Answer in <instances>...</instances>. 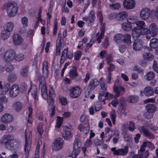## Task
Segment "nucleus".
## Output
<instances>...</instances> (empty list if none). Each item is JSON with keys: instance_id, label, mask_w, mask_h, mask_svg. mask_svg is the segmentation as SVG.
<instances>
[{"instance_id": "f257e3e1", "label": "nucleus", "mask_w": 158, "mask_h": 158, "mask_svg": "<svg viewBox=\"0 0 158 158\" xmlns=\"http://www.w3.org/2000/svg\"><path fill=\"white\" fill-rule=\"evenodd\" d=\"M135 24L137 26L136 27L143 31L144 34L147 35L150 33L153 36H156L157 35L158 29L156 23H152L149 26V29L146 27V26L143 21H137Z\"/></svg>"}, {"instance_id": "f03ea898", "label": "nucleus", "mask_w": 158, "mask_h": 158, "mask_svg": "<svg viewBox=\"0 0 158 158\" xmlns=\"http://www.w3.org/2000/svg\"><path fill=\"white\" fill-rule=\"evenodd\" d=\"M32 139V131H30L28 135V140L27 132L26 130L25 132V144L24 148V151L25 152V158H28L29 156V151L30 150Z\"/></svg>"}, {"instance_id": "7ed1b4c3", "label": "nucleus", "mask_w": 158, "mask_h": 158, "mask_svg": "<svg viewBox=\"0 0 158 158\" xmlns=\"http://www.w3.org/2000/svg\"><path fill=\"white\" fill-rule=\"evenodd\" d=\"M14 142L13 137L10 135H4L0 140V143L4 144L5 148L9 149H11L14 147Z\"/></svg>"}, {"instance_id": "20e7f679", "label": "nucleus", "mask_w": 158, "mask_h": 158, "mask_svg": "<svg viewBox=\"0 0 158 158\" xmlns=\"http://www.w3.org/2000/svg\"><path fill=\"white\" fill-rule=\"evenodd\" d=\"M113 91L115 93L114 96L115 99L113 100L109 104H111L113 107H116L119 103L118 100L117 99V98L120 96L122 92V95L125 93V89L123 86L119 87L118 86H114L113 88Z\"/></svg>"}, {"instance_id": "39448f33", "label": "nucleus", "mask_w": 158, "mask_h": 158, "mask_svg": "<svg viewBox=\"0 0 158 158\" xmlns=\"http://www.w3.org/2000/svg\"><path fill=\"white\" fill-rule=\"evenodd\" d=\"M14 26V23L11 22H8L5 24L4 29L2 30L1 34V37L3 40H6L8 38L10 32L13 30Z\"/></svg>"}, {"instance_id": "423d86ee", "label": "nucleus", "mask_w": 158, "mask_h": 158, "mask_svg": "<svg viewBox=\"0 0 158 158\" xmlns=\"http://www.w3.org/2000/svg\"><path fill=\"white\" fill-rule=\"evenodd\" d=\"M146 108L147 111L143 114L144 117L147 119L152 118L154 115V112L157 109L156 106L153 104H148Z\"/></svg>"}, {"instance_id": "0eeeda50", "label": "nucleus", "mask_w": 158, "mask_h": 158, "mask_svg": "<svg viewBox=\"0 0 158 158\" xmlns=\"http://www.w3.org/2000/svg\"><path fill=\"white\" fill-rule=\"evenodd\" d=\"M68 47L64 49L61 53L60 58V64L62 65L66 59L71 60L73 59V55L72 51H69Z\"/></svg>"}, {"instance_id": "6e6552de", "label": "nucleus", "mask_w": 158, "mask_h": 158, "mask_svg": "<svg viewBox=\"0 0 158 158\" xmlns=\"http://www.w3.org/2000/svg\"><path fill=\"white\" fill-rule=\"evenodd\" d=\"M7 11L9 17H12L15 16L18 10V7L16 3H10L6 5Z\"/></svg>"}, {"instance_id": "1a4fd4ad", "label": "nucleus", "mask_w": 158, "mask_h": 158, "mask_svg": "<svg viewBox=\"0 0 158 158\" xmlns=\"http://www.w3.org/2000/svg\"><path fill=\"white\" fill-rule=\"evenodd\" d=\"M15 55V52L13 50H8L3 55V60L5 62L10 63L14 59Z\"/></svg>"}, {"instance_id": "9d476101", "label": "nucleus", "mask_w": 158, "mask_h": 158, "mask_svg": "<svg viewBox=\"0 0 158 158\" xmlns=\"http://www.w3.org/2000/svg\"><path fill=\"white\" fill-rule=\"evenodd\" d=\"M80 149L78 145V140L77 139H75L74 142L73 150L71 156H67L65 158H76L77 156L80 153Z\"/></svg>"}, {"instance_id": "9b49d317", "label": "nucleus", "mask_w": 158, "mask_h": 158, "mask_svg": "<svg viewBox=\"0 0 158 158\" xmlns=\"http://www.w3.org/2000/svg\"><path fill=\"white\" fill-rule=\"evenodd\" d=\"M69 95L72 98H76L80 96L81 89L79 86L72 87L69 90Z\"/></svg>"}, {"instance_id": "f8f14e48", "label": "nucleus", "mask_w": 158, "mask_h": 158, "mask_svg": "<svg viewBox=\"0 0 158 158\" xmlns=\"http://www.w3.org/2000/svg\"><path fill=\"white\" fill-rule=\"evenodd\" d=\"M116 149L115 147H114L111 149L114 155L125 156L127 155L128 151V147L127 146H125L124 148L118 149L117 150Z\"/></svg>"}, {"instance_id": "ddd939ff", "label": "nucleus", "mask_w": 158, "mask_h": 158, "mask_svg": "<svg viewBox=\"0 0 158 158\" xmlns=\"http://www.w3.org/2000/svg\"><path fill=\"white\" fill-rule=\"evenodd\" d=\"M19 92V86L17 84L12 85L10 88L9 94L10 97L14 98L17 96Z\"/></svg>"}, {"instance_id": "4468645a", "label": "nucleus", "mask_w": 158, "mask_h": 158, "mask_svg": "<svg viewBox=\"0 0 158 158\" xmlns=\"http://www.w3.org/2000/svg\"><path fill=\"white\" fill-rule=\"evenodd\" d=\"M139 130L140 132H142L143 135L149 139H154L155 138V135L150 132L148 129H147L143 126L139 127Z\"/></svg>"}, {"instance_id": "2eb2a0df", "label": "nucleus", "mask_w": 158, "mask_h": 158, "mask_svg": "<svg viewBox=\"0 0 158 158\" xmlns=\"http://www.w3.org/2000/svg\"><path fill=\"white\" fill-rule=\"evenodd\" d=\"M106 27L103 24L101 25L100 28V33L99 32L97 33L96 36L97 37L96 40L97 41L98 43H100L102 42V39L103 38L104 36V34L105 31Z\"/></svg>"}, {"instance_id": "dca6fc26", "label": "nucleus", "mask_w": 158, "mask_h": 158, "mask_svg": "<svg viewBox=\"0 0 158 158\" xmlns=\"http://www.w3.org/2000/svg\"><path fill=\"white\" fill-rule=\"evenodd\" d=\"M95 12L94 10H91L89 13L87 17H84L82 19L85 21H88L90 23L93 24L95 19Z\"/></svg>"}, {"instance_id": "f3484780", "label": "nucleus", "mask_w": 158, "mask_h": 158, "mask_svg": "<svg viewBox=\"0 0 158 158\" xmlns=\"http://www.w3.org/2000/svg\"><path fill=\"white\" fill-rule=\"evenodd\" d=\"M64 143V140L61 138H59L55 139L54 142L53 149L56 151L61 149Z\"/></svg>"}, {"instance_id": "a211bd4d", "label": "nucleus", "mask_w": 158, "mask_h": 158, "mask_svg": "<svg viewBox=\"0 0 158 158\" xmlns=\"http://www.w3.org/2000/svg\"><path fill=\"white\" fill-rule=\"evenodd\" d=\"M63 131L62 135L64 139H68L72 137V135L70 128L66 126H64Z\"/></svg>"}, {"instance_id": "6ab92c4d", "label": "nucleus", "mask_w": 158, "mask_h": 158, "mask_svg": "<svg viewBox=\"0 0 158 158\" xmlns=\"http://www.w3.org/2000/svg\"><path fill=\"white\" fill-rule=\"evenodd\" d=\"M13 40L15 45L21 44L23 41L22 37L18 33H14L13 35Z\"/></svg>"}, {"instance_id": "aec40b11", "label": "nucleus", "mask_w": 158, "mask_h": 158, "mask_svg": "<svg viewBox=\"0 0 158 158\" xmlns=\"http://www.w3.org/2000/svg\"><path fill=\"white\" fill-rule=\"evenodd\" d=\"M42 72L45 78H47L49 75L48 63L47 61H44L42 64Z\"/></svg>"}, {"instance_id": "412c9836", "label": "nucleus", "mask_w": 158, "mask_h": 158, "mask_svg": "<svg viewBox=\"0 0 158 158\" xmlns=\"http://www.w3.org/2000/svg\"><path fill=\"white\" fill-rule=\"evenodd\" d=\"M150 13V11L149 9L148 8H143L141 10L140 16L142 19L146 20L149 18Z\"/></svg>"}, {"instance_id": "4be33fe9", "label": "nucleus", "mask_w": 158, "mask_h": 158, "mask_svg": "<svg viewBox=\"0 0 158 158\" xmlns=\"http://www.w3.org/2000/svg\"><path fill=\"white\" fill-rule=\"evenodd\" d=\"M143 42L142 40L136 39L134 41L133 49L135 50H140L143 48Z\"/></svg>"}, {"instance_id": "5701e85b", "label": "nucleus", "mask_w": 158, "mask_h": 158, "mask_svg": "<svg viewBox=\"0 0 158 158\" xmlns=\"http://www.w3.org/2000/svg\"><path fill=\"white\" fill-rule=\"evenodd\" d=\"M124 7L127 9H131L134 8L135 5L134 0H124L123 2Z\"/></svg>"}, {"instance_id": "b1692460", "label": "nucleus", "mask_w": 158, "mask_h": 158, "mask_svg": "<svg viewBox=\"0 0 158 158\" xmlns=\"http://www.w3.org/2000/svg\"><path fill=\"white\" fill-rule=\"evenodd\" d=\"M143 31L138 29L136 27L133 28L132 30V36L134 38L137 39L142 35H144Z\"/></svg>"}, {"instance_id": "393cba45", "label": "nucleus", "mask_w": 158, "mask_h": 158, "mask_svg": "<svg viewBox=\"0 0 158 158\" xmlns=\"http://www.w3.org/2000/svg\"><path fill=\"white\" fill-rule=\"evenodd\" d=\"M80 121L84 124V128L86 129L87 131H89L90 129L89 124L86 116L82 114L80 117Z\"/></svg>"}, {"instance_id": "a878e982", "label": "nucleus", "mask_w": 158, "mask_h": 158, "mask_svg": "<svg viewBox=\"0 0 158 158\" xmlns=\"http://www.w3.org/2000/svg\"><path fill=\"white\" fill-rule=\"evenodd\" d=\"M77 70V68L75 66H73L72 68L70 69L69 73V76L71 80L75 79L78 76Z\"/></svg>"}, {"instance_id": "bb28decb", "label": "nucleus", "mask_w": 158, "mask_h": 158, "mask_svg": "<svg viewBox=\"0 0 158 158\" xmlns=\"http://www.w3.org/2000/svg\"><path fill=\"white\" fill-rule=\"evenodd\" d=\"M12 115L9 114H4L1 118V121L3 123H6L10 122L13 120Z\"/></svg>"}, {"instance_id": "cd10ccee", "label": "nucleus", "mask_w": 158, "mask_h": 158, "mask_svg": "<svg viewBox=\"0 0 158 158\" xmlns=\"http://www.w3.org/2000/svg\"><path fill=\"white\" fill-rule=\"evenodd\" d=\"M130 153V158H142L143 157L147 158L149 156L148 152L147 151L145 152L144 155L143 153H141L140 155L139 154H134V152L133 151L131 152Z\"/></svg>"}, {"instance_id": "c85d7f7f", "label": "nucleus", "mask_w": 158, "mask_h": 158, "mask_svg": "<svg viewBox=\"0 0 158 158\" xmlns=\"http://www.w3.org/2000/svg\"><path fill=\"white\" fill-rule=\"evenodd\" d=\"M99 85V82L97 80L92 79L89 82L88 88L90 91L94 90Z\"/></svg>"}, {"instance_id": "c756f323", "label": "nucleus", "mask_w": 158, "mask_h": 158, "mask_svg": "<svg viewBox=\"0 0 158 158\" xmlns=\"http://www.w3.org/2000/svg\"><path fill=\"white\" fill-rule=\"evenodd\" d=\"M145 95L147 96H151L154 94V92L152 88L148 86L145 88L144 90Z\"/></svg>"}, {"instance_id": "7c9ffc66", "label": "nucleus", "mask_w": 158, "mask_h": 158, "mask_svg": "<svg viewBox=\"0 0 158 158\" xmlns=\"http://www.w3.org/2000/svg\"><path fill=\"white\" fill-rule=\"evenodd\" d=\"M44 77L42 75H40L38 77V80L39 81V86L41 88H44V87H47L45 80Z\"/></svg>"}, {"instance_id": "2f4dec72", "label": "nucleus", "mask_w": 158, "mask_h": 158, "mask_svg": "<svg viewBox=\"0 0 158 158\" xmlns=\"http://www.w3.org/2000/svg\"><path fill=\"white\" fill-rule=\"evenodd\" d=\"M123 100L122 98H120V102L118 106V110L120 112V113L121 114H123L126 110V106L124 105L123 102L121 101L122 100L123 101Z\"/></svg>"}, {"instance_id": "473e14b6", "label": "nucleus", "mask_w": 158, "mask_h": 158, "mask_svg": "<svg viewBox=\"0 0 158 158\" xmlns=\"http://www.w3.org/2000/svg\"><path fill=\"white\" fill-rule=\"evenodd\" d=\"M122 40L125 43L130 44L131 43V35L127 34H125L123 35Z\"/></svg>"}, {"instance_id": "72a5a7b5", "label": "nucleus", "mask_w": 158, "mask_h": 158, "mask_svg": "<svg viewBox=\"0 0 158 158\" xmlns=\"http://www.w3.org/2000/svg\"><path fill=\"white\" fill-rule=\"evenodd\" d=\"M117 19L122 20L126 18L127 15V13L126 11H122L117 13Z\"/></svg>"}, {"instance_id": "f704fd0d", "label": "nucleus", "mask_w": 158, "mask_h": 158, "mask_svg": "<svg viewBox=\"0 0 158 158\" xmlns=\"http://www.w3.org/2000/svg\"><path fill=\"white\" fill-rule=\"evenodd\" d=\"M150 46L151 48L153 49L158 47V39L156 38L152 39L150 41Z\"/></svg>"}, {"instance_id": "c9c22d12", "label": "nucleus", "mask_w": 158, "mask_h": 158, "mask_svg": "<svg viewBox=\"0 0 158 158\" xmlns=\"http://www.w3.org/2000/svg\"><path fill=\"white\" fill-rule=\"evenodd\" d=\"M56 118L55 127L59 128L62 124L63 118L60 116H57Z\"/></svg>"}, {"instance_id": "e433bc0d", "label": "nucleus", "mask_w": 158, "mask_h": 158, "mask_svg": "<svg viewBox=\"0 0 158 158\" xmlns=\"http://www.w3.org/2000/svg\"><path fill=\"white\" fill-rule=\"evenodd\" d=\"M122 27L126 31H129L132 28V25L128 22H124L122 24Z\"/></svg>"}, {"instance_id": "4c0bfd02", "label": "nucleus", "mask_w": 158, "mask_h": 158, "mask_svg": "<svg viewBox=\"0 0 158 158\" xmlns=\"http://www.w3.org/2000/svg\"><path fill=\"white\" fill-rule=\"evenodd\" d=\"M2 82L0 81V89H3L2 92L1 93V94L3 95L5 94L9 90V88L10 87V85L8 84L6 85L5 87L3 88V85L2 84Z\"/></svg>"}, {"instance_id": "58836bf2", "label": "nucleus", "mask_w": 158, "mask_h": 158, "mask_svg": "<svg viewBox=\"0 0 158 158\" xmlns=\"http://www.w3.org/2000/svg\"><path fill=\"white\" fill-rule=\"evenodd\" d=\"M33 111L32 108L30 106L28 109V112L27 113L28 114V117L27 118V122L28 123L31 124L32 122V114Z\"/></svg>"}, {"instance_id": "ea45409f", "label": "nucleus", "mask_w": 158, "mask_h": 158, "mask_svg": "<svg viewBox=\"0 0 158 158\" xmlns=\"http://www.w3.org/2000/svg\"><path fill=\"white\" fill-rule=\"evenodd\" d=\"M44 88H41L42 96L44 99L48 100V95L47 93V87H44Z\"/></svg>"}, {"instance_id": "a19ab883", "label": "nucleus", "mask_w": 158, "mask_h": 158, "mask_svg": "<svg viewBox=\"0 0 158 158\" xmlns=\"http://www.w3.org/2000/svg\"><path fill=\"white\" fill-rule=\"evenodd\" d=\"M19 87V91L22 93H25L27 91V84L24 82L22 83Z\"/></svg>"}, {"instance_id": "79ce46f5", "label": "nucleus", "mask_w": 158, "mask_h": 158, "mask_svg": "<svg viewBox=\"0 0 158 158\" xmlns=\"http://www.w3.org/2000/svg\"><path fill=\"white\" fill-rule=\"evenodd\" d=\"M17 79V76L16 74L14 73H11L9 74L8 77V81L10 82H14Z\"/></svg>"}, {"instance_id": "37998d69", "label": "nucleus", "mask_w": 158, "mask_h": 158, "mask_svg": "<svg viewBox=\"0 0 158 158\" xmlns=\"http://www.w3.org/2000/svg\"><path fill=\"white\" fill-rule=\"evenodd\" d=\"M138 97L135 95H131L127 98V101L131 103H135L138 101Z\"/></svg>"}, {"instance_id": "c03bdc74", "label": "nucleus", "mask_w": 158, "mask_h": 158, "mask_svg": "<svg viewBox=\"0 0 158 158\" xmlns=\"http://www.w3.org/2000/svg\"><path fill=\"white\" fill-rule=\"evenodd\" d=\"M143 57L145 60H152L153 58V55L149 52H145L143 55Z\"/></svg>"}, {"instance_id": "a18cd8bd", "label": "nucleus", "mask_w": 158, "mask_h": 158, "mask_svg": "<svg viewBox=\"0 0 158 158\" xmlns=\"http://www.w3.org/2000/svg\"><path fill=\"white\" fill-rule=\"evenodd\" d=\"M100 86L101 88L100 93H102L103 94H105L107 90V85H106L105 83L104 82H102L100 83Z\"/></svg>"}, {"instance_id": "49530a36", "label": "nucleus", "mask_w": 158, "mask_h": 158, "mask_svg": "<svg viewBox=\"0 0 158 158\" xmlns=\"http://www.w3.org/2000/svg\"><path fill=\"white\" fill-rule=\"evenodd\" d=\"M37 93L38 90L37 88L35 87V88H33L31 92V94L35 101L38 100V98L37 95Z\"/></svg>"}, {"instance_id": "de8ad7c7", "label": "nucleus", "mask_w": 158, "mask_h": 158, "mask_svg": "<svg viewBox=\"0 0 158 158\" xmlns=\"http://www.w3.org/2000/svg\"><path fill=\"white\" fill-rule=\"evenodd\" d=\"M146 77L147 80L150 81L154 78L155 74L153 72L150 71L146 75Z\"/></svg>"}, {"instance_id": "09e8293b", "label": "nucleus", "mask_w": 158, "mask_h": 158, "mask_svg": "<svg viewBox=\"0 0 158 158\" xmlns=\"http://www.w3.org/2000/svg\"><path fill=\"white\" fill-rule=\"evenodd\" d=\"M109 39L107 37L105 38L104 41L102 44V46L104 48L106 49L109 45Z\"/></svg>"}, {"instance_id": "8fccbe9b", "label": "nucleus", "mask_w": 158, "mask_h": 158, "mask_svg": "<svg viewBox=\"0 0 158 158\" xmlns=\"http://www.w3.org/2000/svg\"><path fill=\"white\" fill-rule=\"evenodd\" d=\"M110 118L112 121V123L114 124H115V119L116 116V113L114 110H112L110 113Z\"/></svg>"}, {"instance_id": "3c124183", "label": "nucleus", "mask_w": 158, "mask_h": 158, "mask_svg": "<svg viewBox=\"0 0 158 158\" xmlns=\"http://www.w3.org/2000/svg\"><path fill=\"white\" fill-rule=\"evenodd\" d=\"M28 69L27 67H25L21 70L20 73L23 76L26 77L28 75Z\"/></svg>"}, {"instance_id": "603ef678", "label": "nucleus", "mask_w": 158, "mask_h": 158, "mask_svg": "<svg viewBox=\"0 0 158 158\" xmlns=\"http://www.w3.org/2000/svg\"><path fill=\"white\" fill-rule=\"evenodd\" d=\"M58 30V22L57 18L55 19L54 20V25L53 29V35H56Z\"/></svg>"}, {"instance_id": "864d4df0", "label": "nucleus", "mask_w": 158, "mask_h": 158, "mask_svg": "<svg viewBox=\"0 0 158 158\" xmlns=\"http://www.w3.org/2000/svg\"><path fill=\"white\" fill-rule=\"evenodd\" d=\"M123 35L120 34H118L115 35L114 36V40L117 43L120 42L121 39L122 38Z\"/></svg>"}, {"instance_id": "5fc2aeb1", "label": "nucleus", "mask_w": 158, "mask_h": 158, "mask_svg": "<svg viewBox=\"0 0 158 158\" xmlns=\"http://www.w3.org/2000/svg\"><path fill=\"white\" fill-rule=\"evenodd\" d=\"M59 99L61 104L64 106H66L68 103L66 98L64 96L60 97Z\"/></svg>"}, {"instance_id": "6e6d98bb", "label": "nucleus", "mask_w": 158, "mask_h": 158, "mask_svg": "<svg viewBox=\"0 0 158 158\" xmlns=\"http://www.w3.org/2000/svg\"><path fill=\"white\" fill-rule=\"evenodd\" d=\"M24 57V55L22 53H20L15 55L14 58H15L16 60L19 61L23 60Z\"/></svg>"}, {"instance_id": "4d7b16f0", "label": "nucleus", "mask_w": 158, "mask_h": 158, "mask_svg": "<svg viewBox=\"0 0 158 158\" xmlns=\"http://www.w3.org/2000/svg\"><path fill=\"white\" fill-rule=\"evenodd\" d=\"M110 7L112 10H118L120 8L121 6L119 3H116L110 4Z\"/></svg>"}, {"instance_id": "13d9d810", "label": "nucleus", "mask_w": 158, "mask_h": 158, "mask_svg": "<svg viewBox=\"0 0 158 158\" xmlns=\"http://www.w3.org/2000/svg\"><path fill=\"white\" fill-rule=\"evenodd\" d=\"M82 56V52L81 51H77L75 54L74 60H79Z\"/></svg>"}, {"instance_id": "bf43d9fd", "label": "nucleus", "mask_w": 158, "mask_h": 158, "mask_svg": "<svg viewBox=\"0 0 158 158\" xmlns=\"http://www.w3.org/2000/svg\"><path fill=\"white\" fill-rule=\"evenodd\" d=\"M127 22L131 25L132 24L135 23L137 22L136 18L133 16L129 17L127 19Z\"/></svg>"}, {"instance_id": "052dcab7", "label": "nucleus", "mask_w": 158, "mask_h": 158, "mask_svg": "<svg viewBox=\"0 0 158 158\" xmlns=\"http://www.w3.org/2000/svg\"><path fill=\"white\" fill-rule=\"evenodd\" d=\"M55 91L52 87H51L49 91V98H54L55 97Z\"/></svg>"}, {"instance_id": "680f3d73", "label": "nucleus", "mask_w": 158, "mask_h": 158, "mask_svg": "<svg viewBox=\"0 0 158 158\" xmlns=\"http://www.w3.org/2000/svg\"><path fill=\"white\" fill-rule=\"evenodd\" d=\"M97 16L99 18V22L101 24V26L102 25L103 21V16L102 12L101 11H98L97 13Z\"/></svg>"}, {"instance_id": "e2e57ef3", "label": "nucleus", "mask_w": 158, "mask_h": 158, "mask_svg": "<svg viewBox=\"0 0 158 158\" xmlns=\"http://www.w3.org/2000/svg\"><path fill=\"white\" fill-rule=\"evenodd\" d=\"M105 94H102V93H100L98 95V100L101 102H103L104 104L105 103V98H106L105 96Z\"/></svg>"}, {"instance_id": "0e129e2a", "label": "nucleus", "mask_w": 158, "mask_h": 158, "mask_svg": "<svg viewBox=\"0 0 158 158\" xmlns=\"http://www.w3.org/2000/svg\"><path fill=\"white\" fill-rule=\"evenodd\" d=\"M59 34L58 35V37L56 41V46L61 47L62 45V40H63V39L61 37L59 36Z\"/></svg>"}, {"instance_id": "69168bd1", "label": "nucleus", "mask_w": 158, "mask_h": 158, "mask_svg": "<svg viewBox=\"0 0 158 158\" xmlns=\"http://www.w3.org/2000/svg\"><path fill=\"white\" fill-rule=\"evenodd\" d=\"M153 70L158 74V64L156 61L154 60L152 65Z\"/></svg>"}, {"instance_id": "338daca9", "label": "nucleus", "mask_w": 158, "mask_h": 158, "mask_svg": "<svg viewBox=\"0 0 158 158\" xmlns=\"http://www.w3.org/2000/svg\"><path fill=\"white\" fill-rule=\"evenodd\" d=\"M8 66H7L6 65H5L4 67L6 69V70L7 72H10L12 71L14 69V67L13 65L9 63H8Z\"/></svg>"}, {"instance_id": "774afa93", "label": "nucleus", "mask_w": 158, "mask_h": 158, "mask_svg": "<svg viewBox=\"0 0 158 158\" xmlns=\"http://www.w3.org/2000/svg\"><path fill=\"white\" fill-rule=\"evenodd\" d=\"M115 68V66L114 64H110L109 67L107 68L108 73H111V72L114 70Z\"/></svg>"}]
</instances>
